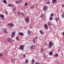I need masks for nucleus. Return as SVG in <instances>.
Here are the masks:
<instances>
[{
    "label": "nucleus",
    "mask_w": 64,
    "mask_h": 64,
    "mask_svg": "<svg viewBox=\"0 0 64 64\" xmlns=\"http://www.w3.org/2000/svg\"><path fill=\"white\" fill-rule=\"evenodd\" d=\"M51 25V22H48V25L49 26H50Z\"/></svg>",
    "instance_id": "obj_8"
},
{
    "label": "nucleus",
    "mask_w": 64,
    "mask_h": 64,
    "mask_svg": "<svg viewBox=\"0 0 64 64\" xmlns=\"http://www.w3.org/2000/svg\"><path fill=\"white\" fill-rule=\"evenodd\" d=\"M28 5V3L27 2H26L24 4V6H27Z\"/></svg>",
    "instance_id": "obj_26"
},
{
    "label": "nucleus",
    "mask_w": 64,
    "mask_h": 64,
    "mask_svg": "<svg viewBox=\"0 0 64 64\" xmlns=\"http://www.w3.org/2000/svg\"><path fill=\"white\" fill-rule=\"evenodd\" d=\"M11 4H9L8 5V7H11Z\"/></svg>",
    "instance_id": "obj_36"
},
{
    "label": "nucleus",
    "mask_w": 64,
    "mask_h": 64,
    "mask_svg": "<svg viewBox=\"0 0 64 64\" xmlns=\"http://www.w3.org/2000/svg\"><path fill=\"white\" fill-rule=\"evenodd\" d=\"M18 14H20V12H18Z\"/></svg>",
    "instance_id": "obj_47"
},
{
    "label": "nucleus",
    "mask_w": 64,
    "mask_h": 64,
    "mask_svg": "<svg viewBox=\"0 0 64 64\" xmlns=\"http://www.w3.org/2000/svg\"><path fill=\"white\" fill-rule=\"evenodd\" d=\"M49 54L50 55H52L53 54V53H52V52L50 51L49 52Z\"/></svg>",
    "instance_id": "obj_14"
},
{
    "label": "nucleus",
    "mask_w": 64,
    "mask_h": 64,
    "mask_svg": "<svg viewBox=\"0 0 64 64\" xmlns=\"http://www.w3.org/2000/svg\"><path fill=\"white\" fill-rule=\"evenodd\" d=\"M45 44L46 46H47L48 45V44H47L46 43H45Z\"/></svg>",
    "instance_id": "obj_43"
},
{
    "label": "nucleus",
    "mask_w": 64,
    "mask_h": 64,
    "mask_svg": "<svg viewBox=\"0 0 64 64\" xmlns=\"http://www.w3.org/2000/svg\"><path fill=\"white\" fill-rule=\"evenodd\" d=\"M31 49H33V47H34V46H31Z\"/></svg>",
    "instance_id": "obj_30"
},
{
    "label": "nucleus",
    "mask_w": 64,
    "mask_h": 64,
    "mask_svg": "<svg viewBox=\"0 0 64 64\" xmlns=\"http://www.w3.org/2000/svg\"><path fill=\"white\" fill-rule=\"evenodd\" d=\"M44 26L46 28V29H48V26H47V25L46 24H45L44 25Z\"/></svg>",
    "instance_id": "obj_15"
},
{
    "label": "nucleus",
    "mask_w": 64,
    "mask_h": 64,
    "mask_svg": "<svg viewBox=\"0 0 64 64\" xmlns=\"http://www.w3.org/2000/svg\"><path fill=\"white\" fill-rule=\"evenodd\" d=\"M8 25L10 27H13V26H14V24L13 23H10L8 24Z\"/></svg>",
    "instance_id": "obj_5"
},
{
    "label": "nucleus",
    "mask_w": 64,
    "mask_h": 64,
    "mask_svg": "<svg viewBox=\"0 0 64 64\" xmlns=\"http://www.w3.org/2000/svg\"><path fill=\"white\" fill-rule=\"evenodd\" d=\"M28 62V60H26V64H27Z\"/></svg>",
    "instance_id": "obj_27"
},
{
    "label": "nucleus",
    "mask_w": 64,
    "mask_h": 64,
    "mask_svg": "<svg viewBox=\"0 0 64 64\" xmlns=\"http://www.w3.org/2000/svg\"><path fill=\"white\" fill-rule=\"evenodd\" d=\"M53 46V42H49L48 45V48H51Z\"/></svg>",
    "instance_id": "obj_1"
},
{
    "label": "nucleus",
    "mask_w": 64,
    "mask_h": 64,
    "mask_svg": "<svg viewBox=\"0 0 64 64\" xmlns=\"http://www.w3.org/2000/svg\"><path fill=\"white\" fill-rule=\"evenodd\" d=\"M0 23H1V22H0Z\"/></svg>",
    "instance_id": "obj_48"
},
{
    "label": "nucleus",
    "mask_w": 64,
    "mask_h": 64,
    "mask_svg": "<svg viewBox=\"0 0 64 64\" xmlns=\"http://www.w3.org/2000/svg\"><path fill=\"white\" fill-rule=\"evenodd\" d=\"M28 34L29 35H30L32 34L31 31L30 30H28Z\"/></svg>",
    "instance_id": "obj_7"
},
{
    "label": "nucleus",
    "mask_w": 64,
    "mask_h": 64,
    "mask_svg": "<svg viewBox=\"0 0 64 64\" xmlns=\"http://www.w3.org/2000/svg\"><path fill=\"white\" fill-rule=\"evenodd\" d=\"M14 6V5L11 4V7H13Z\"/></svg>",
    "instance_id": "obj_31"
},
{
    "label": "nucleus",
    "mask_w": 64,
    "mask_h": 64,
    "mask_svg": "<svg viewBox=\"0 0 64 64\" xmlns=\"http://www.w3.org/2000/svg\"><path fill=\"white\" fill-rule=\"evenodd\" d=\"M26 28H25L26 29Z\"/></svg>",
    "instance_id": "obj_49"
},
{
    "label": "nucleus",
    "mask_w": 64,
    "mask_h": 64,
    "mask_svg": "<svg viewBox=\"0 0 64 64\" xmlns=\"http://www.w3.org/2000/svg\"><path fill=\"white\" fill-rule=\"evenodd\" d=\"M36 40H37V38H34V39L33 40V42L34 43H35V41H36Z\"/></svg>",
    "instance_id": "obj_11"
},
{
    "label": "nucleus",
    "mask_w": 64,
    "mask_h": 64,
    "mask_svg": "<svg viewBox=\"0 0 64 64\" xmlns=\"http://www.w3.org/2000/svg\"><path fill=\"white\" fill-rule=\"evenodd\" d=\"M6 14V15H7L8 14V12H7V11H5Z\"/></svg>",
    "instance_id": "obj_32"
},
{
    "label": "nucleus",
    "mask_w": 64,
    "mask_h": 64,
    "mask_svg": "<svg viewBox=\"0 0 64 64\" xmlns=\"http://www.w3.org/2000/svg\"><path fill=\"white\" fill-rule=\"evenodd\" d=\"M13 10H16V8H14L13 9Z\"/></svg>",
    "instance_id": "obj_42"
},
{
    "label": "nucleus",
    "mask_w": 64,
    "mask_h": 64,
    "mask_svg": "<svg viewBox=\"0 0 64 64\" xmlns=\"http://www.w3.org/2000/svg\"><path fill=\"white\" fill-rule=\"evenodd\" d=\"M0 17H1L2 19H4V16L3 14H0Z\"/></svg>",
    "instance_id": "obj_10"
},
{
    "label": "nucleus",
    "mask_w": 64,
    "mask_h": 64,
    "mask_svg": "<svg viewBox=\"0 0 64 64\" xmlns=\"http://www.w3.org/2000/svg\"><path fill=\"white\" fill-rule=\"evenodd\" d=\"M32 64H33L35 62V60H34V59H33L32 60Z\"/></svg>",
    "instance_id": "obj_18"
},
{
    "label": "nucleus",
    "mask_w": 64,
    "mask_h": 64,
    "mask_svg": "<svg viewBox=\"0 0 64 64\" xmlns=\"http://www.w3.org/2000/svg\"><path fill=\"white\" fill-rule=\"evenodd\" d=\"M4 32L5 33H7V30L5 29H4Z\"/></svg>",
    "instance_id": "obj_20"
},
{
    "label": "nucleus",
    "mask_w": 64,
    "mask_h": 64,
    "mask_svg": "<svg viewBox=\"0 0 64 64\" xmlns=\"http://www.w3.org/2000/svg\"><path fill=\"white\" fill-rule=\"evenodd\" d=\"M62 35H63L64 36V32H63V34H62Z\"/></svg>",
    "instance_id": "obj_44"
},
{
    "label": "nucleus",
    "mask_w": 64,
    "mask_h": 64,
    "mask_svg": "<svg viewBox=\"0 0 64 64\" xmlns=\"http://www.w3.org/2000/svg\"><path fill=\"white\" fill-rule=\"evenodd\" d=\"M19 34L20 35H21V36H24V34L22 32H20L19 33Z\"/></svg>",
    "instance_id": "obj_9"
},
{
    "label": "nucleus",
    "mask_w": 64,
    "mask_h": 64,
    "mask_svg": "<svg viewBox=\"0 0 64 64\" xmlns=\"http://www.w3.org/2000/svg\"><path fill=\"white\" fill-rule=\"evenodd\" d=\"M3 2L5 4H7V1L5 0H4L3 1Z\"/></svg>",
    "instance_id": "obj_22"
},
{
    "label": "nucleus",
    "mask_w": 64,
    "mask_h": 64,
    "mask_svg": "<svg viewBox=\"0 0 64 64\" xmlns=\"http://www.w3.org/2000/svg\"><path fill=\"white\" fill-rule=\"evenodd\" d=\"M12 62V63L14 62V61H15V60H14V59H12V60H11Z\"/></svg>",
    "instance_id": "obj_28"
},
{
    "label": "nucleus",
    "mask_w": 64,
    "mask_h": 64,
    "mask_svg": "<svg viewBox=\"0 0 64 64\" xmlns=\"http://www.w3.org/2000/svg\"><path fill=\"white\" fill-rule=\"evenodd\" d=\"M21 0H19V1H16V4H19L20 2H21Z\"/></svg>",
    "instance_id": "obj_12"
},
{
    "label": "nucleus",
    "mask_w": 64,
    "mask_h": 64,
    "mask_svg": "<svg viewBox=\"0 0 64 64\" xmlns=\"http://www.w3.org/2000/svg\"><path fill=\"white\" fill-rule=\"evenodd\" d=\"M8 42L7 40H6L5 42L6 43H7V42Z\"/></svg>",
    "instance_id": "obj_41"
},
{
    "label": "nucleus",
    "mask_w": 64,
    "mask_h": 64,
    "mask_svg": "<svg viewBox=\"0 0 64 64\" xmlns=\"http://www.w3.org/2000/svg\"><path fill=\"white\" fill-rule=\"evenodd\" d=\"M56 2V0H52V2L53 3H55Z\"/></svg>",
    "instance_id": "obj_19"
},
{
    "label": "nucleus",
    "mask_w": 64,
    "mask_h": 64,
    "mask_svg": "<svg viewBox=\"0 0 64 64\" xmlns=\"http://www.w3.org/2000/svg\"><path fill=\"white\" fill-rule=\"evenodd\" d=\"M14 36H15V32H13L12 34L11 38H13L14 37Z\"/></svg>",
    "instance_id": "obj_6"
},
{
    "label": "nucleus",
    "mask_w": 64,
    "mask_h": 64,
    "mask_svg": "<svg viewBox=\"0 0 64 64\" xmlns=\"http://www.w3.org/2000/svg\"><path fill=\"white\" fill-rule=\"evenodd\" d=\"M33 8H34V6H32L30 7V9H33Z\"/></svg>",
    "instance_id": "obj_37"
},
{
    "label": "nucleus",
    "mask_w": 64,
    "mask_h": 64,
    "mask_svg": "<svg viewBox=\"0 0 64 64\" xmlns=\"http://www.w3.org/2000/svg\"><path fill=\"white\" fill-rule=\"evenodd\" d=\"M54 56L55 57H56L57 56H58V54H56Z\"/></svg>",
    "instance_id": "obj_21"
},
{
    "label": "nucleus",
    "mask_w": 64,
    "mask_h": 64,
    "mask_svg": "<svg viewBox=\"0 0 64 64\" xmlns=\"http://www.w3.org/2000/svg\"><path fill=\"white\" fill-rule=\"evenodd\" d=\"M21 14L22 15H23V16H24V14H23V13L21 12Z\"/></svg>",
    "instance_id": "obj_39"
},
{
    "label": "nucleus",
    "mask_w": 64,
    "mask_h": 64,
    "mask_svg": "<svg viewBox=\"0 0 64 64\" xmlns=\"http://www.w3.org/2000/svg\"><path fill=\"white\" fill-rule=\"evenodd\" d=\"M61 16H62V18H64V13H63L62 14Z\"/></svg>",
    "instance_id": "obj_23"
},
{
    "label": "nucleus",
    "mask_w": 64,
    "mask_h": 64,
    "mask_svg": "<svg viewBox=\"0 0 64 64\" xmlns=\"http://www.w3.org/2000/svg\"><path fill=\"white\" fill-rule=\"evenodd\" d=\"M43 14H42V15H41L40 16V18H42V17H43Z\"/></svg>",
    "instance_id": "obj_33"
},
{
    "label": "nucleus",
    "mask_w": 64,
    "mask_h": 64,
    "mask_svg": "<svg viewBox=\"0 0 64 64\" xmlns=\"http://www.w3.org/2000/svg\"><path fill=\"white\" fill-rule=\"evenodd\" d=\"M34 46V47H33V48H34V49H35V48H36V46Z\"/></svg>",
    "instance_id": "obj_38"
},
{
    "label": "nucleus",
    "mask_w": 64,
    "mask_h": 64,
    "mask_svg": "<svg viewBox=\"0 0 64 64\" xmlns=\"http://www.w3.org/2000/svg\"><path fill=\"white\" fill-rule=\"evenodd\" d=\"M50 21H52V19H53V17H50Z\"/></svg>",
    "instance_id": "obj_24"
},
{
    "label": "nucleus",
    "mask_w": 64,
    "mask_h": 64,
    "mask_svg": "<svg viewBox=\"0 0 64 64\" xmlns=\"http://www.w3.org/2000/svg\"><path fill=\"white\" fill-rule=\"evenodd\" d=\"M54 16V14L53 13H52L50 14V16H52V17L53 16Z\"/></svg>",
    "instance_id": "obj_25"
},
{
    "label": "nucleus",
    "mask_w": 64,
    "mask_h": 64,
    "mask_svg": "<svg viewBox=\"0 0 64 64\" xmlns=\"http://www.w3.org/2000/svg\"><path fill=\"white\" fill-rule=\"evenodd\" d=\"M59 19V17H58L57 18H56V22H58V20Z\"/></svg>",
    "instance_id": "obj_16"
},
{
    "label": "nucleus",
    "mask_w": 64,
    "mask_h": 64,
    "mask_svg": "<svg viewBox=\"0 0 64 64\" xmlns=\"http://www.w3.org/2000/svg\"><path fill=\"white\" fill-rule=\"evenodd\" d=\"M40 33L41 35H43L44 34V32L41 30H40Z\"/></svg>",
    "instance_id": "obj_13"
},
{
    "label": "nucleus",
    "mask_w": 64,
    "mask_h": 64,
    "mask_svg": "<svg viewBox=\"0 0 64 64\" xmlns=\"http://www.w3.org/2000/svg\"><path fill=\"white\" fill-rule=\"evenodd\" d=\"M25 21L27 23H28L29 22V18L27 17L26 18Z\"/></svg>",
    "instance_id": "obj_2"
},
{
    "label": "nucleus",
    "mask_w": 64,
    "mask_h": 64,
    "mask_svg": "<svg viewBox=\"0 0 64 64\" xmlns=\"http://www.w3.org/2000/svg\"><path fill=\"white\" fill-rule=\"evenodd\" d=\"M19 49L20 50H23L24 49V46L23 45H21L19 47Z\"/></svg>",
    "instance_id": "obj_4"
},
{
    "label": "nucleus",
    "mask_w": 64,
    "mask_h": 64,
    "mask_svg": "<svg viewBox=\"0 0 64 64\" xmlns=\"http://www.w3.org/2000/svg\"><path fill=\"white\" fill-rule=\"evenodd\" d=\"M16 40H19V38H18V37H16Z\"/></svg>",
    "instance_id": "obj_34"
},
{
    "label": "nucleus",
    "mask_w": 64,
    "mask_h": 64,
    "mask_svg": "<svg viewBox=\"0 0 64 64\" xmlns=\"http://www.w3.org/2000/svg\"><path fill=\"white\" fill-rule=\"evenodd\" d=\"M0 56H3V54H0Z\"/></svg>",
    "instance_id": "obj_45"
},
{
    "label": "nucleus",
    "mask_w": 64,
    "mask_h": 64,
    "mask_svg": "<svg viewBox=\"0 0 64 64\" xmlns=\"http://www.w3.org/2000/svg\"><path fill=\"white\" fill-rule=\"evenodd\" d=\"M48 7L47 6H44L43 8V10L44 11H45L47 10V8Z\"/></svg>",
    "instance_id": "obj_3"
},
{
    "label": "nucleus",
    "mask_w": 64,
    "mask_h": 64,
    "mask_svg": "<svg viewBox=\"0 0 64 64\" xmlns=\"http://www.w3.org/2000/svg\"><path fill=\"white\" fill-rule=\"evenodd\" d=\"M62 7H64V5L63 4L62 5Z\"/></svg>",
    "instance_id": "obj_46"
},
{
    "label": "nucleus",
    "mask_w": 64,
    "mask_h": 64,
    "mask_svg": "<svg viewBox=\"0 0 64 64\" xmlns=\"http://www.w3.org/2000/svg\"><path fill=\"white\" fill-rule=\"evenodd\" d=\"M7 40L8 42H10L11 41V39L10 38H8L7 39Z\"/></svg>",
    "instance_id": "obj_17"
},
{
    "label": "nucleus",
    "mask_w": 64,
    "mask_h": 64,
    "mask_svg": "<svg viewBox=\"0 0 64 64\" xmlns=\"http://www.w3.org/2000/svg\"><path fill=\"white\" fill-rule=\"evenodd\" d=\"M41 52H43V49H41Z\"/></svg>",
    "instance_id": "obj_35"
},
{
    "label": "nucleus",
    "mask_w": 64,
    "mask_h": 64,
    "mask_svg": "<svg viewBox=\"0 0 64 64\" xmlns=\"http://www.w3.org/2000/svg\"><path fill=\"white\" fill-rule=\"evenodd\" d=\"M23 57H26V56L25 55H23Z\"/></svg>",
    "instance_id": "obj_40"
},
{
    "label": "nucleus",
    "mask_w": 64,
    "mask_h": 64,
    "mask_svg": "<svg viewBox=\"0 0 64 64\" xmlns=\"http://www.w3.org/2000/svg\"><path fill=\"white\" fill-rule=\"evenodd\" d=\"M47 4H50V1H49L47 2H46Z\"/></svg>",
    "instance_id": "obj_29"
}]
</instances>
